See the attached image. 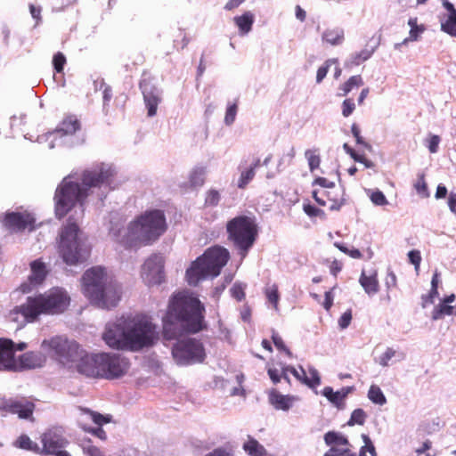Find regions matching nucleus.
Segmentation results:
<instances>
[{
  "mask_svg": "<svg viewBox=\"0 0 456 456\" xmlns=\"http://www.w3.org/2000/svg\"><path fill=\"white\" fill-rule=\"evenodd\" d=\"M139 86L143 94L145 105L148 110V116L152 117L156 115L158 105L160 101L157 89L151 86L150 83L146 79L142 80Z\"/></svg>",
  "mask_w": 456,
  "mask_h": 456,
  "instance_id": "obj_21",
  "label": "nucleus"
},
{
  "mask_svg": "<svg viewBox=\"0 0 456 456\" xmlns=\"http://www.w3.org/2000/svg\"><path fill=\"white\" fill-rule=\"evenodd\" d=\"M304 377V384L310 388H315L321 384L320 374L314 367H308L306 376Z\"/></svg>",
  "mask_w": 456,
  "mask_h": 456,
  "instance_id": "obj_35",
  "label": "nucleus"
},
{
  "mask_svg": "<svg viewBox=\"0 0 456 456\" xmlns=\"http://www.w3.org/2000/svg\"><path fill=\"white\" fill-rule=\"evenodd\" d=\"M126 330L127 350L130 351L151 346L159 338L156 325L145 317L127 318Z\"/></svg>",
  "mask_w": 456,
  "mask_h": 456,
  "instance_id": "obj_9",
  "label": "nucleus"
},
{
  "mask_svg": "<svg viewBox=\"0 0 456 456\" xmlns=\"http://www.w3.org/2000/svg\"><path fill=\"white\" fill-rule=\"evenodd\" d=\"M237 110H238V105L236 102H234L227 107V110L225 112V117H224V122L226 125L229 126L234 122L236 114H237Z\"/></svg>",
  "mask_w": 456,
  "mask_h": 456,
  "instance_id": "obj_47",
  "label": "nucleus"
},
{
  "mask_svg": "<svg viewBox=\"0 0 456 456\" xmlns=\"http://www.w3.org/2000/svg\"><path fill=\"white\" fill-rule=\"evenodd\" d=\"M359 282L369 296L375 295L379 290V282L377 273L366 275V273L362 272L360 276Z\"/></svg>",
  "mask_w": 456,
  "mask_h": 456,
  "instance_id": "obj_26",
  "label": "nucleus"
},
{
  "mask_svg": "<svg viewBox=\"0 0 456 456\" xmlns=\"http://www.w3.org/2000/svg\"><path fill=\"white\" fill-rule=\"evenodd\" d=\"M368 398L374 403L383 405L387 403L386 396L381 391L380 387L376 385H371L369 392Z\"/></svg>",
  "mask_w": 456,
  "mask_h": 456,
  "instance_id": "obj_37",
  "label": "nucleus"
},
{
  "mask_svg": "<svg viewBox=\"0 0 456 456\" xmlns=\"http://www.w3.org/2000/svg\"><path fill=\"white\" fill-rule=\"evenodd\" d=\"M83 429L86 432L90 433V434L97 436L101 440L104 441L107 438L106 432L102 429V427H98V428H86V427H84Z\"/></svg>",
  "mask_w": 456,
  "mask_h": 456,
  "instance_id": "obj_57",
  "label": "nucleus"
},
{
  "mask_svg": "<svg viewBox=\"0 0 456 456\" xmlns=\"http://www.w3.org/2000/svg\"><path fill=\"white\" fill-rule=\"evenodd\" d=\"M272 339H273V342L275 346V347L279 350V351H282L284 352L287 355H289V357L292 356V353L290 352V350L286 346L282 338L277 334L276 332H273V335H272Z\"/></svg>",
  "mask_w": 456,
  "mask_h": 456,
  "instance_id": "obj_45",
  "label": "nucleus"
},
{
  "mask_svg": "<svg viewBox=\"0 0 456 456\" xmlns=\"http://www.w3.org/2000/svg\"><path fill=\"white\" fill-rule=\"evenodd\" d=\"M84 451L89 456H105L103 452L100 448L92 444L84 447Z\"/></svg>",
  "mask_w": 456,
  "mask_h": 456,
  "instance_id": "obj_62",
  "label": "nucleus"
},
{
  "mask_svg": "<svg viewBox=\"0 0 456 456\" xmlns=\"http://www.w3.org/2000/svg\"><path fill=\"white\" fill-rule=\"evenodd\" d=\"M66 63V57L64 54L61 52H58L53 55V64L54 67V69L60 73L63 70L64 65Z\"/></svg>",
  "mask_w": 456,
  "mask_h": 456,
  "instance_id": "obj_48",
  "label": "nucleus"
},
{
  "mask_svg": "<svg viewBox=\"0 0 456 456\" xmlns=\"http://www.w3.org/2000/svg\"><path fill=\"white\" fill-rule=\"evenodd\" d=\"M126 319L120 318L117 322L109 323L102 334V339L111 348L127 350Z\"/></svg>",
  "mask_w": 456,
  "mask_h": 456,
  "instance_id": "obj_14",
  "label": "nucleus"
},
{
  "mask_svg": "<svg viewBox=\"0 0 456 456\" xmlns=\"http://www.w3.org/2000/svg\"><path fill=\"white\" fill-rule=\"evenodd\" d=\"M363 85L362 78L360 75L352 76L346 81L343 85L340 86V90L342 94L340 95L345 96L348 93H350L354 88H358Z\"/></svg>",
  "mask_w": 456,
  "mask_h": 456,
  "instance_id": "obj_33",
  "label": "nucleus"
},
{
  "mask_svg": "<svg viewBox=\"0 0 456 456\" xmlns=\"http://www.w3.org/2000/svg\"><path fill=\"white\" fill-rule=\"evenodd\" d=\"M370 200L377 206H384L387 204V198L385 197L384 193L380 191L372 192V194L370 195Z\"/></svg>",
  "mask_w": 456,
  "mask_h": 456,
  "instance_id": "obj_53",
  "label": "nucleus"
},
{
  "mask_svg": "<svg viewBox=\"0 0 456 456\" xmlns=\"http://www.w3.org/2000/svg\"><path fill=\"white\" fill-rule=\"evenodd\" d=\"M82 291L90 302L99 308L110 309L120 300L118 285L110 279L105 269L94 266L82 276Z\"/></svg>",
  "mask_w": 456,
  "mask_h": 456,
  "instance_id": "obj_4",
  "label": "nucleus"
},
{
  "mask_svg": "<svg viewBox=\"0 0 456 456\" xmlns=\"http://www.w3.org/2000/svg\"><path fill=\"white\" fill-rule=\"evenodd\" d=\"M255 21V15L250 11L243 12L241 15L235 16L233 22L238 27L240 35L248 34Z\"/></svg>",
  "mask_w": 456,
  "mask_h": 456,
  "instance_id": "obj_27",
  "label": "nucleus"
},
{
  "mask_svg": "<svg viewBox=\"0 0 456 456\" xmlns=\"http://www.w3.org/2000/svg\"><path fill=\"white\" fill-rule=\"evenodd\" d=\"M27 343H15L10 338H0V370H16L18 362L15 359L16 351H23Z\"/></svg>",
  "mask_w": 456,
  "mask_h": 456,
  "instance_id": "obj_16",
  "label": "nucleus"
},
{
  "mask_svg": "<svg viewBox=\"0 0 456 456\" xmlns=\"http://www.w3.org/2000/svg\"><path fill=\"white\" fill-rule=\"evenodd\" d=\"M440 282V273L438 271H435L432 280H431V289L429 292H432L433 295H439L438 293V284Z\"/></svg>",
  "mask_w": 456,
  "mask_h": 456,
  "instance_id": "obj_58",
  "label": "nucleus"
},
{
  "mask_svg": "<svg viewBox=\"0 0 456 456\" xmlns=\"http://www.w3.org/2000/svg\"><path fill=\"white\" fill-rule=\"evenodd\" d=\"M351 132L354 135V137L355 138V141L358 144H362L365 147H368L370 148V146L364 142L363 138L362 137L361 135V131H360V128L358 126V125H356L355 123H354L351 126Z\"/></svg>",
  "mask_w": 456,
  "mask_h": 456,
  "instance_id": "obj_55",
  "label": "nucleus"
},
{
  "mask_svg": "<svg viewBox=\"0 0 456 456\" xmlns=\"http://www.w3.org/2000/svg\"><path fill=\"white\" fill-rule=\"evenodd\" d=\"M285 370H289L297 380L304 384V376H306V370L303 367H300L299 370H297L293 366H286Z\"/></svg>",
  "mask_w": 456,
  "mask_h": 456,
  "instance_id": "obj_52",
  "label": "nucleus"
},
{
  "mask_svg": "<svg viewBox=\"0 0 456 456\" xmlns=\"http://www.w3.org/2000/svg\"><path fill=\"white\" fill-rule=\"evenodd\" d=\"M36 405L26 397L0 398V411L3 413L17 414L20 419L34 421L33 413Z\"/></svg>",
  "mask_w": 456,
  "mask_h": 456,
  "instance_id": "obj_13",
  "label": "nucleus"
},
{
  "mask_svg": "<svg viewBox=\"0 0 456 456\" xmlns=\"http://www.w3.org/2000/svg\"><path fill=\"white\" fill-rule=\"evenodd\" d=\"M206 456H232V451L225 448H216Z\"/></svg>",
  "mask_w": 456,
  "mask_h": 456,
  "instance_id": "obj_64",
  "label": "nucleus"
},
{
  "mask_svg": "<svg viewBox=\"0 0 456 456\" xmlns=\"http://www.w3.org/2000/svg\"><path fill=\"white\" fill-rule=\"evenodd\" d=\"M88 414H90L93 421L97 424L99 427H102L103 424L109 423L110 419L108 416H103L102 414L91 411H86Z\"/></svg>",
  "mask_w": 456,
  "mask_h": 456,
  "instance_id": "obj_49",
  "label": "nucleus"
},
{
  "mask_svg": "<svg viewBox=\"0 0 456 456\" xmlns=\"http://www.w3.org/2000/svg\"><path fill=\"white\" fill-rule=\"evenodd\" d=\"M243 449L249 456H273L267 452L265 448L256 439L250 436L244 443Z\"/></svg>",
  "mask_w": 456,
  "mask_h": 456,
  "instance_id": "obj_31",
  "label": "nucleus"
},
{
  "mask_svg": "<svg viewBox=\"0 0 456 456\" xmlns=\"http://www.w3.org/2000/svg\"><path fill=\"white\" fill-rule=\"evenodd\" d=\"M35 217L28 211L7 212L2 219L4 227L11 232H23L26 229L32 231L35 229Z\"/></svg>",
  "mask_w": 456,
  "mask_h": 456,
  "instance_id": "obj_18",
  "label": "nucleus"
},
{
  "mask_svg": "<svg viewBox=\"0 0 456 456\" xmlns=\"http://www.w3.org/2000/svg\"><path fill=\"white\" fill-rule=\"evenodd\" d=\"M262 163L260 159H256L250 167L240 173L238 180V187L245 189L246 186L253 180L256 175V169L261 167Z\"/></svg>",
  "mask_w": 456,
  "mask_h": 456,
  "instance_id": "obj_30",
  "label": "nucleus"
},
{
  "mask_svg": "<svg viewBox=\"0 0 456 456\" xmlns=\"http://www.w3.org/2000/svg\"><path fill=\"white\" fill-rule=\"evenodd\" d=\"M305 156L307 159L309 169L311 172L319 168L321 164V157L317 149L306 150Z\"/></svg>",
  "mask_w": 456,
  "mask_h": 456,
  "instance_id": "obj_39",
  "label": "nucleus"
},
{
  "mask_svg": "<svg viewBox=\"0 0 456 456\" xmlns=\"http://www.w3.org/2000/svg\"><path fill=\"white\" fill-rule=\"evenodd\" d=\"M322 39L331 45H339L344 42L345 33L341 28H329L322 33Z\"/></svg>",
  "mask_w": 456,
  "mask_h": 456,
  "instance_id": "obj_29",
  "label": "nucleus"
},
{
  "mask_svg": "<svg viewBox=\"0 0 456 456\" xmlns=\"http://www.w3.org/2000/svg\"><path fill=\"white\" fill-rule=\"evenodd\" d=\"M349 392V387H343L340 391L335 392L332 387H325L322 390V395L335 406L341 408Z\"/></svg>",
  "mask_w": 456,
  "mask_h": 456,
  "instance_id": "obj_25",
  "label": "nucleus"
},
{
  "mask_svg": "<svg viewBox=\"0 0 456 456\" xmlns=\"http://www.w3.org/2000/svg\"><path fill=\"white\" fill-rule=\"evenodd\" d=\"M352 321V310H346L339 318L338 325L341 329H346L349 326Z\"/></svg>",
  "mask_w": 456,
  "mask_h": 456,
  "instance_id": "obj_56",
  "label": "nucleus"
},
{
  "mask_svg": "<svg viewBox=\"0 0 456 456\" xmlns=\"http://www.w3.org/2000/svg\"><path fill=\"white\" fill-rule=\"evenodd\" d=\"M162 322L163 334L167 339H173L178 335L175 325H180L187 333L196 334L207 329L205 306L191 293H175L169 299Z\"/></svg>",
  "mask_w": 456,
  "mask_h": 456,
  "instance_id": "obj_2",
  "label": "nucleus"
},
{
  "mask_svg": "<svg viewBox=\"0 0 456 456\" xmlns=\"http://www.w3.org/2000/svg\"><path fill=\"white\" fill-rule=\"evenodd\" d=\"M334 297L332 294V289L326 291L324 294V301L322 303V306L326 311H330L331 306L333 305Z\"/></svg>",
  "mask_w": 456,
  "mask_h": 456,
  "instance_id": "obj_61",
  "label": "nucleus"
},
{
  "mask_svg": "<svg viewBox=\"0 0 456 456\" xmlns=\"http://www.w3.org/2000/svg\"><path fill=\"white\" fill-rule=\"evenodd\" d=\"M113 176L112 170L103 164L92 169L85 170L81 175V183L69 180L70 175L63 178L56 188L54 200V215L58 220L64 218L77 204L80 206L81 216L84 215V202L92 188L110 185Z\"/></svg>",
  "mask_w": 456,
  "mask_h": 456,
  "instance_id": "obj_1",
  "label": "nucleus"
},
{
  "mask_svg": "<svg viewBox=\"0 0 456 456\" xmlns=\"http://www.w3.org/2000/svg\"><path fill=\"white\" fill-rule=\"evenodd\" d=\"M408 257L410 262L414 265L415 270L418 272L419 269L420 262H421V256L420 252L419 250H411L408 253Z\"/></svg>",
  "mask_w": 456,
  "mask_h": 456,
  "instance_id": "obj_54",
  "label": "nucleus"
},
{
  "mask_svg": "<svg viewBox=\"0 0 456 456\" xmlns=\"http://www.w3.org/2000/svg\"><path fill=\"white\" fill-rule=\"evenodd\" d=\"M440 143V137L438 135H432L428 140V148L431 153H436L438 151Z\"/></svg>",
  "mask_w": 456,
  "mask_h": 456,
  "instance_id": "obj_60",
  "label": "nucleus"
},
{
  "mask_svg": "<svg viewBox=\"0 0 456 456\" xmlns=\"http://www.w3.org/2000/svg\"><path fill=\"white\" fill-rule=\"evenodd\" d=\"M414 188L418 194H419L423 198L429 197V191L428 188V184L425 180V175L421 174L419 175L417 182L414 184Z\"/></svg>",
  "mask_w": 456,
  "mask_h": 456,
  "instance_id": "obj_43",
  "label": "nucleus"
},
{
  "mask_svg": "<svg viewBox=\"0 0 456 456\" xmlns=\"http://www.w3.org/2000/svg\"><path fill=\"white\" fill-rule=\"evenodd\" d=\"M12 444L15 448L39 454V445L32 441L28 435H20Z\"/></svg>",
  "mask_w": 456,
  "mask_h": 456,
  "instance_id": "obj_32",
  "label": "nucleus"
},
{
  "mask_svg": "<svg viewBox=\"0 0 456 456\" xmlns=\"http://www.w3.org/2000/svg\"><path fill=\"white\" fill-rule=\"evenodd\" d=\"M367 418L366 412L361 409H355L347 421L348 426H354V425H363Z\"/></svg>",
  "mask_w": 456,
  "mask_h": 456,
  "instance_id": "obj_41",
  "label": "nucleus"
},
{
  "mask_svg": "<svg viewBox=\"0 0 456 456\" xmlns=\"http://www.w3.org/2000/svg\"><path fill=\"white\" fill-rule=\"evenodd\" d=\"M45 362V355L40 352L29 351L19 357V364L24 369L42 367Z\"/></svg>",
  "mask_w": 456,
  "mask_h": 456,
  "instance_id": "obj_23",
  "label": "nucleus"
},
{
  "mask_svg": "<svg viewBox=\"0 0 456 456\" xmlns=\"http://www.w3.org/2000/svg\"><path fill=\"white\" fill-rule=\"evenodd\" d=\"M362 438L364 442V445L361 448L359 456H367V452H369L371 456H376V450L370 437L367 435L362 434Z\"/></svg>",
  "mask_w": 456,
  "mask_h": 456,
  "instance_id": "obj_44",
  "label": "nucleus"
},
{
  "mask_svg": "<svg viewBox=\"0 0 456 456\" xmlns=\"http://www.w3.org/2000/svg\"><path fill=\"white\" fill-rule=\"evenodd\" d=\"M165 259L160 254H152L142 266V278L149 285L160 284L165 279Z\"/></svg>",
  "mask_w": 456,
  "mask_h": 456,
  "instance_id": "obj_15",
  "label": "nucleus"
},
{
  "mask_svg": "<svg viewBox=\"0 0 456 456\" xmlns=\"http://www.w3.org/2000/svg\"><path fill=\"white\" fill-rule=\"evenodd\" d=\"M385 283L388 289L395 288L397 286L396 275L393 272H389L386 277Z\"/></svg>",
  "mask_w": 456,
  "mask_h": 456,
  "instance_id": "obj_63",
  "label": "nucleus"
},
{
  "mask_svg": "<svg viewBox=\"0 0 456 456\" xmlns=\"http://www.w3.org/2000/svg\"><path fill=\"white\" fill-rule=\"evenodd\" d=\"M228 240L238 250L241 257H245L255 244L258 236V226L254 216H237L226 224Z\"/></svg>",
  "mask_w": 456,
  "mask_h": 456,
  "instance_id": "obj_8",
  "label": "nucleus"
},
{
  "mask_svg": "<svg viewBox=\"0 0 456 456\" xmlns=\"http://www.w3.org/2000/svg\"><path fill=\"white\" fill-rule=\"evenodd\" d=\"M229 257V252L224 248L215 246L208 248L186 270L187 282L196 286L202 280L218 276Z\"/></svg>",
  "mask_w": 456,
  "mask_h": 456,
  "instance_id": "obj_6",
  "label": "nucleus"
},
{
  "mask_svg": "<svg viewBox=\"0 0 456 456\" xmlns=\"http://www.w3.org/2000/svg\"><path fill=\"white\" fill-rule=\"evenodd\" d=\"M454 314V307L452 305H448L444 302L437 305L432 312V319L439 320L444 318L446 315H452Z\"/></svg>",
  "mask_w": 456,
  "mask_h": 456,
  "instance_id": "obj_36",
  "label": "nucleus"
},
{
  "mask_svg": "<svg viewBox=\"0 0 456 456\" xmlns=\"http://www.w3.org/2000/svg\"><path fill=\"white\" fill-rule=\"evenodd\" d=\"M323 438L326 445L330 446L323 456H356L347 437L339 432L329 431Z\"/></svg>",
  "mask_w": 456,
  "mask_h": 456,
  "instance_id": "obj_17",
  "label": "nucleus"
},
{
  "mask_svg": "<svg viewBox=\"0 0 456 456\" xmlns=\"http://www.w3.org/2000/svg\"><path fill=\"white\" fill-rule=\"evenodd\" d=\"M265 294L268 301L273 305V307L275 309H278V303L280 299L278 286L276 284H273L271 286L266 287Z\"/></svg>",
  "mask_w": 456,
  "mask_h": 456,
  "instance_id": "obj_40",
  "label": "nucleus"
},
{
  "mask_svg": "<svg viewBox=\"0 0 456 456\" xmlns=\"http://www.w3.org/2000/svg\"><path fill=\"white\" fill-rule=\"evenodd\" d=\"M74 363L79 373L91 378H101L100 354H87L79 349V356Z\"/></svg>",
  "mask_w": 456,
  "mask_h": 456,
  "instance_id": "obj_19",
  "label": "nucleus"
},
{
  "mask_svg": "<svg viewBox=\"0 0 456 456\" xmlns=\"http://www.w3.org/2000/svg\"><path fill=\"white\" fill-rule=\"evenodd\" d=\"M408 25L411 27L409 32V37L404 41H417L419 35L425 31L424 25H418V19L416 17L410 18L408 20Z\"/></svg>",
  "mask_w": 456,
  "mask_h": 456,
  "instance_id": "obj_34",
  "label": "nucleus"
},
{
  "mask_svg": "<svg viewBox=\"0 0 456 456\" xmlns=\"http://www.w3.org/2000/svg\"><path fill=\"white\" fill-rule=\"evenodd\" d=\"M70 297L67 291L59 287L52 288L44 293L28 296L25 302L16 305L10 313L12 321L18 322L21 315L23 322L33 323L41 315H57L64 313L69 307Z\"/></svg>",
  "mask_w": 456,
  "mask_h": 456,
  "instance_id": "obj_3",
  "label": "nucleus"
},
{
  "mask_svg": "<svg viewBox=\"0 0 456 456\" xmlns=\"http://www.w3.org/2000/svg\"><path fill=\"white\" fill-rule=\"evenodd\" d=\"M79 227L73 216H69L67 224L62 226L60 232L58 252L62 260L69 265L83 263L90 256L91 248L87 243L79 237Z\"/></svg>",
  "mask_w": 456,
  "mask_h": 456,
  "instance_id": "obj_7",
  "label": "nucleus"
},
{
  "mask_svg": "<svg viewBox=\"0 0 456 456\" xmlns=\"http://www.w3.org/2000/svg\"><path fill=\"white\" fill-rule=\"evenodd\" d=\"M230 292L232 297L239 302L245 298V286L240 283H234L231 288Z\"/></svg>",
  "mask_w": 456,
  "mask_h": 456,
  "instance_id": "obj_46",
  "label": "nucleus"
},
{
  "mask_svg": "<svg viewBox=\"0 0 456 456\" xmlns=\"http://www.w3.org/2000/svg\"><path fill=\"white\" fill-rule=\"evenodd\" d=\"M205 168L203 167H196L194 168L190 175V184L192 187L202 186L205 182Z\"/></svg>",
  "mask_w": 456,
  "mask_h": 456,
  "instance_id": "obj_38",
  "label": "nucleus"
},
{
  "mask_svg": "<svg viewBox=\"0 0 456 456\" xmlns=\"http://www.w3.org/2000/svg\"><path fill=\"white\" fill-rule=\"evenodd\" d=\"M172 355L179 365H191L203 362L206 352L200 340L187 338L178 340L172 347Z\"/></svg>",
  "mask_w": 456,
  "mask_h": 456,
  "instance_id": "obj_10",
  "label": "nucleus"
},
{
  "mask_svg": "<svg viewBox=\"0 0 456 456\" xmlns=\"http://www.w3.org/2000/svg\"><path fill=\"white\" fill-rule=\"evenodd\" d=\"M332 64H338V59H328L319 67L316 73V83L320 84L327 76V73Z\"/></svg>",
  "mask_w": 456,
  "mask_h": 456,
  "instance_id": "obj_42",
  "label": "nucleus"
},
{
  "mask_svg": "<svg viewBox=\"0 0 456 456\" xmlns=\"http://www.w3.org/2000/svg\"><path fill=\"white\" fill-rule=\"evenodd\" d=\"M294 400V396L281 395L276 389L269 393V402L276 410L288 411Z\"/></svg>",
  "mask_w": 456,
  "mask_h": 456,
  "instance_id": "obj_24",
  "label": "nucleus"
},
{
  "mask_svg": "<svg viewBox=\"0 0 456 456\" xmlns=\"http://www.w3.org/2000/svg\"><path fill=\"white\" fill-rule=\"evenodd\" d=\"M43 447L39 446V455H54L67 444V440L61 436L53 432L44 433L41 436Z\"/></svg>",
  "mask_w": 456,
  "mask_h": 456,
  "instance_id": "obj_20",
  "label": "nucleus"
},
{
  "mask_svg": "<svg viewBox=\"0 0 456 456\" xmlns=\"http://www.w3.org/2000/svg\"><path fill=\"white\" fill-rule=\"evenodd\" d=\"M41 346L62 364L73 363L77 362L79 356V346L76 342L69 341L62 337L45 339Z\"/></svg>",
  "mask_w": 456,
  "mask_h": 456,
  "instance_id": "obj_11",
  "label": "nucleus"
},
{
  "mask_svg": "<svg viewBox=\"0 0 456 456\" xmlns=\"http://www.w3.org/2000/svg\"><path fill=\"white\" fill-rule=\"evenodd\" d=\"M101 379H113L124 376L129 370L130 363L127 359L119 354L102 353Z\"/></svg>",
  "mask_w": 456,
  "mask_h": 456,
  "instance_id": "obj_12",
  "label": "nucleus"
},
{
  "mask_svg": "<svg viewBox=\"0 0 456 456\" xmlns=\"http://www.w3.org/2000/svg\"><path fill=\"white\" fill-rule=\"evenodd\" d=\"M166 216L162 210H147L129 223L126 235L129 247L151 245L167 230Z\"/></svg>",
  "mask_w": 456,
  "mask_h": 456,
  "instance_id": "obj_5",
  "label": "nucleus"
},
{
  "mask_svg": "<svg viewBox=\"0 0 456 456\" xmlns=\"http://www.w3.org/2000/svg\"><path fill=\"white\" fill-rule=\"evenodd\" d=\"M81 129V123L74 114H69L60 122L58 126L51 132V134H57L61 137L73 135Z\"/></svg>",
  "mask_w": 456,
  "mask_h": 456,
  "instance_id": "obj_22",
  "label": "nucleus"
},
{
  "mask_svg": "<svg viewBox=\"0 0 456 456\" xmlns=\"http://www.w3.org/2000/svg\"><path fill=\"white\" fill-rule=\"evenodd\" d=\"M355 104L353 99L347 98L342 102V115L346 118L349 117L354 110Z\"/></svg>",
  "mask_w": 456,
  "mask_h": 456,
  "instance_id": "obj_51",
  "label": "nucleus"
},
{
  "mask_svg": "<svg viewBox=\"0 0 456 456\" xmlns=\"http://www.w3.org/2000/svg\"><path fill=\"white\" fill-rule=\"evenodd\" d=\"M31 274L28 277L30 283L34 286L40 285L46 277L45 265L40 260H35L30 264Z\"/></svg>",
  "mask_w": 456,
  "mask_h": 456,
  "instance_id": "obj_28",
  "label": "nucleus"
},
{
  "mask_svg": "<svg viewBox=\"0 0 456 456\" xmlns=\"http://www.w3.org/2000/svg\"><path fill=\"white\" fill-rule=\"evenodd\" d=\"M41 7L29 4V12L33 19L36 20V24L38 25L42 21L41 17Z\"/></svg>",
  "mask_w": 456,
  "mask_h": 456,
  "instance_id": "obj_59",
  "label": "nucleus"
},
{
  "mask_svg": "<svg viewBox=\"0 0 456 456\" xmlns=\"http://www.w3.org/2000/svg\"><path fill=\"white\" fill-rule=\"evenodd\" d=\"M219 201L220 194L216 190H210L208 191L205 199V204L207 206L215 207L219 203Z\"/></svg>",
  "mask_w": 456,
  "mask_h": 456,
  "instance_id": "obj_50",
  "label": "nucleus"
}]
</instances>
